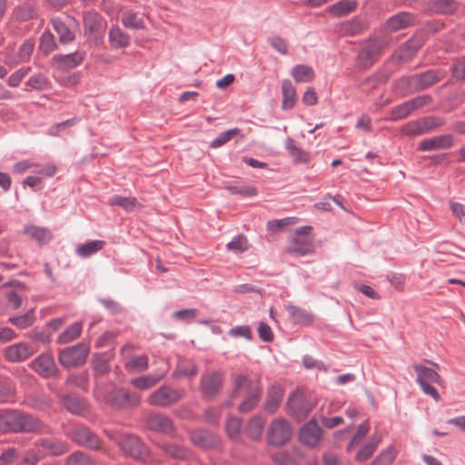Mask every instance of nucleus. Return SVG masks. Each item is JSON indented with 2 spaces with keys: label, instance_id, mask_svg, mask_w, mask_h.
<instances>
[{
  "label": "nucleus",
  "instance_id": "obj_20",
  "mask_svg": "<svg viewBox=\"0 0 465 465\" xmlns=\"http://www.w3.org/2000/svg\"><path fill=\"white\" fill-rule=\"evenodd\" d=\"M147 426L150 430L171 435L174 431L173 423L167 416L163 414L151 415L147 420Z\"/></svg>",
  "mask_w": 465,
  "mask_h": 465
},
{
  "label": "nucleus",
  "instance_id": "obj_38",
  "mask_svg": "<svg viewBox=\"0 0 465 465\" xmlns=\"http://www.w3.org/2000/svg\"><path fill=\"white\" fill-rule=\"evenodd\" d=\"M83 331L82 322H74L69 325L57 338L56 343L66 344L80 337Z\"/></svg>",
  "mask_w": 465,
  "mask_h": 465
},
{
  "label": "nucleus",
  "instance_id": "obj_57",
  "mask_svg": "<svg viewBox=\"0 0 465 465\" xmlns=\"http://www.w3.org/2000/svg\"><path fill=\"white\" fill-rule=\"evenodd\" d=\"M48 80L42 74L32 75L25 83L26 86H30L34 90L42 91L47 87Z\"/></svg>",
  "mask_w": 465,
  "mask_h": 465
},
{
  "label": "nucleus",
  "instance_id": "obj_5",
  "mask_svg": "<svg viewBox=\"0 0 465 465\" xmlns=\"http://www.w3.org/2000/svg\"><path fill=\"white\" fill-rule=\"evenodd\" d=\"M84 35L88 40L99 44L106 28L105 19L96 11H86L83 15Z\"/></svg>",
  "mask_w": 465,
  "mask_h": 465
},
{
  "label": "nucleus",
  "instance_id": "obj_28",
  "mask_svg": "<svg viewBox=\"0 0 465 465\" xmlns=\"http://www.w3.org/2000/svg\"><path fill=\"white\" fill-rule=\"evenodd\" d=\"M292 322L299 325H310L314 321V315L309 311L295 305H285Z\"/></svg>",
  "mask_w": 465,
  "mask_h": 465
},
{
  "label": "nucleus",
  "instance_id": "obj_34",
  "mask_svg": "<svg viewBox=\"0 0 465 465\" xmlns=\"http://www.w3.org/2000/svg\"><path fill=\"white\" fill-rule=\"evenodd\" d=\"M110 352L96 353L93 359V371L95 377L103 376L110 371Z\"/></svg>",
  "mask_w": 465,
  "mask_h": 465
},
{
  "label": "nucleus",
  "instance_id": "obj_24",
  "mask_svg": "<svg viewBox=\"0 0 465 465\" xmlns=\"http://www.w3.org/2000/svg\"><path fill=\"white\" fill-rule=\"evenodd\" d=\"M60 402L69 412L74 415H82L87 409L85 400L74 394H62Z\"/></svg>",
  "mask_w": 465,
  "mask_h": 465
},
{
  "label": "nucleus",
  "instance_id": "obj_26",
  "mask_svg": "<svg viewBox=\"0 0 465 465\" xmlns=\"http://www.w3.org/2000/svg\"><path fill=\"white\" fill-rule=\"evenodd\" d=\"M453 139L450 134H443L429 139H424L420 143L419 149L420 151H432L442 148H450L452 146Z\"/></svg>",
  "mask_w": 465,
  "mask_h": 465
},
{
  "label": "nucleus",
  "instance_id": "obj_11",
  "mask_svg": "<svg viewBox=\"0 0 465 465\" xmlns=\"http://www.w3.org/2000/svg\"><path fill=\"white\" fill-rule=\"evenodd\" d=\"M70 438L75 444L86 447L92 450H97L100 447L99 438L87 427L77 426L71 434Z\"/></svg>",
  "mask_w": 465,
  "mask_h": 465
},
{
  "label": "nucleus",
  "instance_id": "obj_18",
  "mask_svg": "<svg viewBox=\"0 0 465 465\" xmlns=\"http://www.w3.org/2000/svg\"><path fill=\"white\" fill-rule=\"evenodd\" d=\"M35 352L32 346L18 342L13 345L8 346L5 350V360L10 362H19L24 361L28 359Z\"/></svg>",
  "mask_w": 465,
  "mask_h": 465
},
{
  "label": "nucleus",
  "instance_id": "obj_13",
  "mask_svg": "<svg viewBox=\"0 0 465 465\" xmlns=\"http://www.w3.org/2000/svg\"><path fill=\"white\" fill-rule=\"evenodd\" d=\"M31 368L44 378L54 377L58 373V367L52 355L43 353L31 362Z\"/></svg>",
  "mask_w": 465,
  "mask_h": 465
},
{
  "label": "nucleus",
  "instance_id": "obj_50",
  "mask_svg": "<svg viewBox=\"0 0 465 465\" xmlns=\"http://www.w3.org/2000/svg\"><path fill=\"white\" fill-rule=\"evenodd\" d=\"M15 14L18 19L22 21H28L36 15L37 9L35 4L28 3L16 7Z\"/></svg>",
  "mask_w": 465,
  "mask_h": 465
},
{
  "label": "nucleus",
  "instance_id": "obj_53",
  "mask_svg": "<svg viewBox=\"0 0 465 465\" xmlns=\"http://www.w3.org/2000/svg\"><path fill=\"white\" fill-rule=\"evenodd\" d=\"M412 113L408 102H404L393 108L390 112V120L399 121L408 117Z\"/></svg>",
  "mask_w": 465,
  "mask_h": 465
},
{
  "label": "nucleus",
  "instance_id": "obj_41",
  "mask_svg": "<svg viewBox=\"0 0 465 465\" xmlns=\"http://www.w3.org/2000/svg\"><path fill=\"white\" fill-rule=\"evenodd\" d=\"M163 378V375L148 374L132 379L131 384L139 390H148L156 385Z\"/></svg>",
  "mask_w": 465,
  "mask_h": 465
},
{
  "label": "nucleus",
  "instance_id": "obj_64",
  "mask_svg": "<svg viewBox=\"0 0 465 465\" xmlns=\"http://www.w3.org/2000/svg\"><path fill=\"white\" fill-rule=\"evenodd\" d=\"M241 428H242V421L240 419L231 417L227 420L226 431L232 439L236 438L240 434Z\"/></svg>",
  "mask_w": 465,
  "mask_h": 465
},
{
  "label": "nucleus",
  "instance_id": "obj_3",
  "mask_svg": "<svg viewBox=\"0 0 465 465\" xmlns=\"http://www.w3.org/2000/svg\"><path fill=\"white\" fill-rule=\"evenodd\" d=\"M388 45L389 42L384 37H369L361 44L356 59L358 65L364 69L370 68Z\"/></svg>",
  "mask_w": 465,
  "mask_h": 465
},
{
  "label": "nucleus",
  "instance_id": "obj_45",
  "mask_svg": "<svg viewBox=\"0 0 465 465\" xmlns=\"http://www.w3.org/2000/svg\"><path fill=\"white\" fill-rule=\"evenodd\" d=\"M226 248L230 252L239 253L247 251L250 248V244L246 236L237 234L226 244Z\"/></svg>",
  "mask_w": 465,
  "mask_h": 465
},
{
  "label": "nucleus",
  "instance_id": "obj_55",
  "mask_svg": "<svg viewBox=\"0 0 465 465\" xmlns=\"http://www.w3.org/2000/svg\"><path fill=\"white\" fill-rule=\"evenodd\" d=\"M296 218L286 217L283 219H274L267 222V229L271 232H280L282 228L295 223Z\"/></svg>",
  "mask_w": 465,
  "mask_h": 465
},
{
  "label": "nucleus",
  "instance_id": "obj_16",
  "mask_svg": "<svg viewBox=\"0 0 465 465\" xmlns=\"http://www.w3.org/2000/svg\"><path fill=\"white\" fill-rule=\"evenodd\" d=\"M415 21L413 14L409 12H400L389 17L384 24V30L387 32H397L412 25Z\"/></svg>",
  "mask_w": 465,
  "mask_h": 465
},
{
  "label": "nucleus",
  "instance_id": "obj_52",
  "mask_svg": "<svg viewBox=\"0 0 465 465\" xmlns=\"http://www.w3.org/2000/svg\"><path fill=\"white\" fill-rule=\"evenodd\" d=\"M450 71L452 77L457 81L465 80V57L454 59L451 63Z\"/></svg>",
  "mask_w": 465,
  "mask_h": 465
},
{
  "label": "nucleus",
  "instance_id": "obj_60",
  "mask_svg": "<svg viewBox=\"0 0 465 465\" xmlns=\"http://www.w3.org/2000/svg\"><path fill=\"white\" fill-rule=\"evenodd\" d=\"M240 130L238 128H233L227 130L226 132H223L220 134L215 139H213L211 143L212 148H219L224 145L227 142H229L232 137L238 134Z\"/></svg>",
  "mask_w": 465,
  "mask_h": 465
},
{
  "label": "nucleus",
  "instance_id": "obj_2",
  "mask_svg": "<svg viewBox=\"0 0 465 465\" xmlns=\"http://www.w3.org/2000/svg\"><path fill=\"white\" fill-rule=\"evenodd\" d=\"M262 391V387L258 381H253L245 375H239L234 380L232 399L228 400L224 404L230 407L233 403L232 399L240 394H243L244 399L238 409L241 412H249L257 406Z\"/></svg>",
  "mask_w": 465,
  "mask_h": 465
},
{
  "label": "nucleus",
  "instance_id": "obj_10",
  "mask_svg": "<svg viewBox=\"0 0 465 465\" xmlns=\"http://www.w3.org/2000/svg\"><path fill=\"white\" fill-rule=\"evenodd\" d=\"M292 429L287 420L278 419L272 422L268 430V442L271 445L282 446L291 438Z\"/></svg>",
  "mask_w": 465,
  "mask_h": 465
},
{
  "label": "nucleus",
  "instance_id": "obj_58",
  "mask_svg": "<svg viewBox=\"0 0 465 465\" xmlns=\"http://www.w3.org/2000/svg\"><path fill=\"white\" fill-rule=\"evenodd\" d=\"M65 465H92V460L84 452L74 451L67 457Z\"/></svg>",
  "mask_w": 465,
  "mask_h": 465
},
{
  "label": "nucleus",
  "instance_id": "obj_32",
  "mask_svg": "<svg viewBox=\"0 0 465 465\" xmlns=\"http://www.w3.org/2000/svg\"><path fill=\"white\" fill-rule=\"evenodd\" d=\"M121 22L125 28L141 30L144 28L143 16L133 10H124L121 15Z\"/></svg>",
  "mask_w": 465,
  "mask_h": 465
},
{
  "label": "nucleus",
  "instance_id": "obj_43",
  "mask_svg": "<svg viewBox=\"0 0 465 465\" xmlns=\"http://www.w3.org/2000/svg\"><path fill=\"white\" fill-rule=\"evenodd\" d=\"M110 205L120 206L126 212H133L138 205V201L134 196L124 197L120 195H114L109 199Z\"/></svg>",
  "mask_w": 465,
  "mask_h": 465
},
{
  "label": "nucleus",
  "instance_id": "obj_36",
  "mask_svg": "<svg viewBox=\"0 0 465 465\" xmlns=\"http://www.w3.org/2000/svg\"><path fill=\"white\" fill-rule=\"evenodd\" d=\"M105 245V242L101 240H92L84 243L77 245L75 253L81 258H88L99 251H101Z\"/></svg>",
  "mask_w": 465,
  "mask_h": 465
},
{
  "label": "nucleus",
  "instance_id": "obj_61",
  "mask_svg": "<svg viewBox=\"0 0 465 465\" xmlns=\"http://www.w3.org/2000/svg\"><path fill=\"white\" fill-rule=\"evenodd\" d=\"M228 334L232 338L243 337L248 341L252 340V329L248 325H239L232 327L228 331Z\"/></svg>",
  "mask_w": 465,
  "mask_h": 465
},
{
  "label": "nucleus",
  "instance_id": "obj_29",
  "mask_svg": "<svg viewBox=\"0 0 465 465\" xmlns=\"http://www.w3.org/2000/svg\"><path fill=\"white\" fill-rule=\"evenodd\" d=\"M108 41L114 49L126 48L130 45V36L118 25H113L108 33Z\"/></svg>",
  "mask_w": 465,
  "mask_h": 465
},
{
  "label": "nucleus",
  "instance_id": "obj_30",
  "mask_svg": "<svg viewBox=\"0 0 465 465\" xmlns=\"http://www.w3.org/2000/svg\"><path fill=\"white\" fill-rule=\"evenodd\" d=\"M369 28V22L365 17L355 16L342 24L344 35L354 36L362 34Z\"/></svg>",
  "mask_w": 465,
  "mask_h": 465
},
{
  "label": "nucleus",
  "instance_id": "obj_14",
  "mask_svg": "<svg viewBox=\"0 0 465 465\" xmlns=\"http://www.w3.org/2000/svg\"><path fill=\"white\" fill-rule=\"evenodd\" d=\"M223 385V378L217 371L203 374L201 378L200 390L203 398L211 400L220 391Z\"/></svg>",
  "mask_w": 465,
  "mask_h": 465
},
{
  "label": "nucleus",
  "instance_id": "obj_39",
  "mask_svg": "<svg viewBox=\"0 0 465 465\" xmlns=\"http://www.w3.org/2000/svg\"><path fill=\"white\" fill-rule=\"evenodd\" d=\"M282 107L283 110L292 109L296 102V92L292 84L289 80H284L282 84Z\"/></svg>",
  "mask_w": 465,
  "mask_h": 465
},
{
  "label": "nucleus",
  "instance_id": "obj_31",
  "mask_svg": "<svg viewBox=\"0 0 465 465\" xmlns=\"http://www.w3.org/2000/svg\"><path fill=\"white\" fill-rule=\"evenodd\" d=\"M413 369L417 372V382L419 385L432 382L440 384L441 381L440 375L433 369L419 363L413 364Z\"/></svg>",
  "mask_w": 465,
  "mask_h": 465
},
{
  "label": "nucleus",
  "instance_id": "obj_17",
  "mask_svg": "<svg viewBox=\"0 0 465 465\" xmlns=\"http://www.w3.org/2000/svg\"><path fill=\"white\" fill-rule=\"evenodd\" d=\"M299 437L304 445L314 447L321 440L322 429L314 420H311L302 427Z\"/></svg>",
  "mask_w": 465,
  "mask_h": 465
},
{
  "label": "nucleus",
  "instance_id": "obj_8",
  "mask_svg": "<svg viewBox=\"0 0 465 465\" xmlns=\"http://www.w3.org/2000/svg\"><path fill=\"white\" fill-rule=\"evenodd\" d=\"M183 396V390L163 385L150 394L147 401L152 406L166 408L178 402Z\"/></svg>",
  "mask_w": 465,
  "mask_h": 465
},
{
  "label": "nucleus",
  "instance_id": "obj_48",
  "mask_svg": "<svg viewBox=\"0 0 465 465\" xmlns=\"http://www.w3.org/2000/svg\"><path fill=\"white\" fill-rule=\"evenodd\" d=\"M35 317L34 310H29L25 314L20 316H14L8 319V322L18 327L19 329H26L33 325Z\"/></svg>",
  "mask_w": 465,
  "mask_h": 465
},
{
  "label": "nucleus",
  "instance_id": "obj_23",
  "mask_svg": "<svg viewBox=\"0 0 465 465\" xmlns=\"http://www.w3.org/2000/svg\"><path fill=\"white\" fill-rule=\"evenodd\" d=\"M284 389L280 384H272L268 388L264 409L270 413L275 412L281 405Z\"/></svg>",
  "mask_w": 465,
  "mask_h": 465
},
{
  "label": "nucleus",
  "instance_id": "obj_4",
  "mask_svg": "<svg viewBox=\"0 0 465 465\" xmlns=\"http://www.w3.org/2000/svg\"><path fill=\"white\" fill-rule=\"evenodd\" d=\"M89 352L88 344L78 342L75 345L61 349L58 351V361L65 369L82 366L86 362Z\"/></svg>",
  "mask_w": 465,
  "mask_h": 465
},
{
  "label": "nucleus",
  "instance_id": "obj_15",
  "mask_svg": "<svg viewBox=\"0 0 465 465\" xmlns=\"http://www.w3.org/2000/svg\"><path fill=\"white\" fill-rule=\"evenodd\" d=\"M447 72L441 69L428 70L424 73L414 74V90L422 91L442 80Z\"/></svg>",
  "mask_w": 465,
  "mask_h": 465
},
{
  "label": "nucleus",
  "instance_id": "obj_59",
  "mask_svg": "<svg viewBox=\"0 0 465 465\" xmlns=\"http://www.w3.org/2000/svg\"><path fill=\"white\" fill-rule=\"evenodd\" d=\"M378 445V441L371 440L365 444L356 454V460L362 462L368 460L374 452Z\"/></svg>",
  "mask_w": 465,
  "mask_h": 465
},
{
  "label": "nucleus",
  "instance_id": "obj_21",
  "mask_svg": "<svg viewBox=\"0 0 465 465\" xmlns=\"http://www.w3.org/2000/svg\"><path fill=\"white\" fill-rule=\"evenodd\" d=\"M84 56V52L76 51L68 54L55 55L53 60L59 69L66 71L78 66L83 62Z\"/></svg>",
  "mask_w": 465,
  "mask_h": 465
},
{
  "label": "nucleus",
  "instance_id": "obj_54",
  "mask_svg": "<svg viewBox=\"0 0 465 465\" xmlns=\"http://www.w3.org/2000/svg\"><path fill=\"white\" fill-rule=\"evenodd\" d=\"M40 50L48 54L57 48L54 35L50 32H44L40 37Z\"/></svg>",
  "mask_w": 465,
  "mask_h": 465
},
{
  "label": "nucleus",
  "instance_id": "obj_63",
  "mask_svg": "<svg viewBox=\"0 0 465 465\" xmlns=\"http://www.w3.org/2000/svg\"><path fill=\"white\" fill-rule=\"evenodd\" d=\"M31 71V67H23L14 72L7 80L10 87H17L25 76Z\"/></svg>",
  "mask_w": 465,
  "mask_h": 465
},
{
  "label": "nucleus",
  "instance_id": "obj_35",
  "mask_svg": "<svg viewBox=\"0 0 465 465\" xmlns=\"http://www.w3.org/2000/svg\"><path fill=\"white\" fill-rule=\"evenodd\" d=\"M357 3L351 0H341L327 8V12L335 17H343L353 12Z\"/></svg>",
  "mask_w": 465,
  "mask_h": 465
},
{
  "label": "nucleus",
  "instance_id": "obj_22",
  "mask_svg": "<svg viewBox=\"0 0 465 465\" xmlns=\"http://www.w3.org/2000/svg\"><path fill=\"white\" fill-rule=\"evenodd\" d=\"M423 40L420 36H413L409 39L396 52L395 55L400 62H406L412 58L417 51L422 46Z\"/></svg>",
  "mask_w": 465,
  "mask_h": 465
},
{
  "label": "nucleus",
  "instance_id": "obj_44",
  "mask_svg": "<svg viewBox=\"0 0 465 465\" xmlns=\"http://www.w3.org/2000/svg\"><path fill=\"white\" fill-rule=\"evenodd\" d=\"M149 367V361L146 355L134 356L124 363L128 371H144Z\"/></svg>",
  "mask_w": 465,
  "mask_h": 465
},
{
  "label": "nucleus",
  "instance_id": "obj_33",
  "mask_svg": "<svg viewBox=\"0 0 465 465\" xmlns=\"http://www.w3.org/2000/svg\"><path fill=\"white\" fill-rule=\"evenodd\" d=\"M284 147L289 154L292 156L294 163H305L310 161V153L297 146L294 140L287 137L284 141Z\"/></svg>",
  "mask_w": 465,
  "mask_h": 465
},
{
  "label": "nucleus",
  "instance_id": "obj_49",
  "mask_svg": "<svg viewBox=\"0 0 465 465\" xmlns=\"http://www.w3.org/2000/svg\"><path fill=\"white\" fill-rule=\"evenodd\" d=\"M401 134L407 136H419L425 134L421 118L411 121L401 128Z\"/></svg>",
  "mask_w": 465,
  "mask_h": 465
},
{
  "label": "nucleus",
  "instance_id": "obj_19",
  "mask_svg": "<svg viewBox=\"0 0 465 465\" xmlns=\"http://www.w3.org/2000/svg\"><path fill=\"white\" fill-rule=\"evenodd\" d=\"M192 442L202 448L211 449L219 444V437L207 430H195L191 433Z\"/></svg>",
  "mask_w": 465,
  "mask_h": 465
},
{
  "label": "nucleus",
  "instance_id": "obj_9",
  "mask_svg": "<svg viewBox=\"0 0 465 465\" xmlns=\"http://www.w3.org/2000/svg\"><path fill=\"white\" fill-rule=\"evenodd\" d=\"M110 404L116 409H129L136 407L141 402V397L136 392H131L124 388L115 389L108 399Z\"/></svg>",
  "mask_w": 465,
  "mask_h": 465
},
{
  "label": "nucleus",
  "instance_id": "obj_37",
  "mask_svg": "<svg viewBox=\"0 0 465 465\" xmlns=\"http://www.w3.org/2000/svg\"><path fill=\"white\" fill-rule=\"evenodd\" d=\"M458 8V3L454 0H432L428 4V9L434 14L448 15Z\"/></svg>",
  "mask_w": 465,
  "mask_h": 465
},
{
  "label": "nucleus",
  "instance_id": "obj_6",
  "mask_svg": "<svg viewBox=\"0 0 465 465\" xmlns=\"http://www.w3.org/2000/svg\"><path fill=\"white\" fill-rule=\"evenodd\" d=\"M303 391L297 389L292 391L287 400L286 408L290 416L297 420H304L313 409Z\"/></svg>",
  "mask_w": 465,
  "mask_h": 465
},
{
  "label": "nucleus",
  "instance_id": "obj_12",
  "mask_svg": "<svg viewBox=\"0 0 465 465\" xmlns=\"http://www.w3.org/2000/svg\"><path fill=\"white\" fill-rule=\"evenodd\" d=\"M51 23L62 44H69L74 40L72 28L78 27V22L74 17L67 16L66 21L55 17L51 20Z\"/></svg>",
  "mask_w": 465,
  "mask_h": 465
},
{
  "label": "nucleus",
  "instance_id": "obj_27",
  "mask_svg": "<svg viewBox=\"0 0 465 465\" xmlns=\"http://www.w3.org/2000/svg\"><path fill=\"white\" fill-rule=\"evenodd\" d=\"M35 444L48 451L51 456H60L69 450V444L62 440L40 439Z\"/></svg>",
  "mask_w": 465,
  "mask_h": 465
},
{
  "label": "nucleus",
  "instance_id": "obj_25",
  "mask_svg": "<svg viewBox=\"0 0 465 465\" xmlns=\"http://www.w3.org/2000/svg\"><path fill=\"white\" fill-rule=\"evenodd\" d=\"M23 233L33 238L40 245H45L53 239V233L48 228L33 224L25 225Z\"/></svg>",
  "mask_w": 465,
  "mask_h": 465
},
{
  "label": "nucleus",
  "instance_id": "obj_1",
  "mask_svg": "<svg viewBox=\"0 0 465 465\" xmlns=\"http://www.w3.org/2000/svg\"><path fill=\"white\" fill-rule=\"evenodd\" d=\"M42 423L33 415L16 410H8L0 414V431L3 433H36Z\"/></svg>",
  "mask_w": 465,
  "mask_h": 465
},
{
  "label": "nucleus",
  "instance_id": "obj_7",
  "mask_svg": "<svg viewBox=\"0 0 465 465\" xmlns=\"http://www.w3.org/2000/svg\"><path fill=\"white\" fill-rule=\"evenodd\" d=\"M116 441L126 456L142 462H146L149 457V450L138 437L132 434H124L117 439Z\"/></svg>",
  "mask_w": 465,
  "mask_h": 465
},
{
  "label": "nucleus",
  "instance_id": "obj_46",
  "mask_svg": "<svg viewBox=\"0 0 465 465\" xmlns=\"http://www.w3.org/2000/svg\"><path fill=\"white\" fill-rule=\"evenodd\" d=\"M162 449L165 454L175 460H185L189 456V451L181 445L165 443L162 446Z\"/></svg>",
  "mask_w": 465,
  "mask_h": 465
},
{
  "label": "nucleus",
  "instance_id": "obj_62",
  "mask_svg": "<svg viewBox=\"0 0 465 465\" xmlns=\"http://www.w3.org/2000/svg\"><path fill=\"white\" fill-rule=\"evenodd\" d=\"M268 44L282 55L288 54V45L281 36H271L267 40Z\"/></svg>",
  "mask_w": 465,
  "mask_h": 465
},
{
  "label": "nucleus",
  "instance_id": "obj_40",
  "mask_svg": "<svg viewBox=\"0 0 465 465\" xmlns=\"http://www.w3.org/2000/svg\"><path fill=\"white\" fill-rule=\"evenodd\" d=\"M265 420L262 416L252 417L245 429V433L252 440H258L264 430Z\"/></svg>",
  "mask_w": 465,
  "mask_h": 465
},
{
  "label": "nucleus",
  "instance_id": "obj_47",
  "mask_svg": "<svg viewBox=\"0 0 465 465\" xmlns=\"http://www.w3.org/2000/svg\"><path fill=\"white\" fill-rule=\"evenodd\" d=\"M394 88L401 96L416 92L414 90V75L401 77L395 82Z\"/></svg>",
  "mask_w": 465,
  "mask_h": 465
},
{
  "label": "nucleus",
  "instance_id": "obj_51",
  "mask_svg": "<svg viewBox=\"0 0 465 465\" xmlns=\"http://www.w3.org/2000/svg\"><path fill=\"white\" fill-rule=\"evenodd\" d=\"M34 51V44L31 40H25L19 47L16 60L15 64L26 63L30 60V57Z\"/></svg>",
  "mask_w": 465,
  "mask_h": 465
},
{
  "label": "nucleus",
  "instance_id": "obj_42",
  "mask_svg": "<svg viewBox=\"0 0 465 465\" xmlns=\"http://www.w3.org/2000/svg\"><path fill=\"white\" fill-rule=\"evenodd\" d=\"M292 76L296 82L307 83L314 77V72L312 67L305 64L295 65L292 70Z\"/></svg>",
  "mask_w": 465,
  "mask_h": 465
},
{
  "label": "nucleus",
  "instance_id": "obj_56",
  "mask_svg": "<svg viewBox=\"0 0 465 465\" xmlns=\"http://www.w3.org/2000/svg\"><path fill=\"white\" fill-rule=\"evenodd\" d=\"M288 252L299 256H305L312 252V242H303L302 244H300V238L294 237L292 239V246L289 248Z\"/></svg>",
  "mask_w": 465,
  "mask_h": 465
}]
</instances>
